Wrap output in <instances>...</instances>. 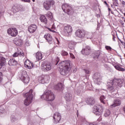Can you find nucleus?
I'll return each mask as SVG.
<instances>
[{"label":"nucleus","mask_w":125,"mask_h":125,"mask_svg":"<svg viewBox=\"0 0 125 125\" xmlns=\"http://www.w3.org/2000/svg\"><path fill=\"white\" fill-rule=\"evenodd\" d=\"M58 67L60 68V72L61 75L65 76L69 73L71 70V62L70 61H64L59 63Z\"/></svg>","instance_id":"1"},{"label":"nucleus","mask_w":125,"mask_h":125,"mask_svg":"<svg viewBox=\"0 0 125 125\" xmlns=\"http://www.w3.org/2000/svg\"><path fill=\"white\" fill-rule=\"evenodd\" d=\"M33 89H31L29 91L23 95V96L25 99L24 101V104L25 106H29L32 102H33V98L34 95H33Z\"/></svg>","instance_id":"2"},{"label":"nucleus","mask_w":125,"mask_h":125,"mask_svg":"<svg viewBox=\"0 0 125 125\" xmlns=\"http://www.w3.org/2000/svg\"><path fill=\"white\" fill-rule=\"evenodd\" d=\"M41 98L46 101H53L55 99V95L51 90H47L43 93Z\"/></svg>","instance_id":"3"},{"label":"nucleus","mask_w":125,"mask_h":125,"mask_svg":"<svg viewBox=\"0 0 125 125\" xmlns=\"http://www.w3.org/2000/svg\"><path fill=\"white\" fill-rule=\"evenodd\" d=\"M93 113L96 116H99V118L98 119L99 122L102 121V113H103V108L100 105H97L94 106Z\"/></svg>","instance_id":"4"},{"label":"nucleus","mask_w":125,"mask_h":125,"mask_svg":"<svg viewBox=\"0 0 125 125\" xmlns=\"http://www.w3.org/2000/svg\"><path fill=\"white\" fill-rule=\"evenodd\" d=\"M19 78L24 83H29V82H30V78H29V76H28V75H27V72L25 70H22L21 72Z\"/></svg>","instance_id":"5"},{"label":"nucleus","mask_w":125,"mask_h":125,"mask_svg":"<svg viewBox=\"0 0 125 125\" xmlns=\"http://www.w3.org/2000/svg\"><path fill=\"white\" fill-rule=\"evenodd\" d=\"M110 83H111V84H109L110 86V88H111V89H113V88H114L113 87V84H115V85H116L117 87H118V88H120L121 87H122V85H123V80L122 79H114L113 80L110 81Z\"/></svg>","instance_id":"6"},{"label":"nucleus","mask_w":125,"mask_h":125,"mask_svg":"<svg viewBox=\"0 0 125 125\" xmlns=\"http://www.w3.org/2000/svg\"><path fill=\"white\" fill-rule=\"evenodd\" d=\"M62 9L65 13H67L68 15L72 13V10L73 9L72 8V6L71 5L67 3H64L62 6Z\"/></svg>","instance_id":"7"},{"label":"nucleus","mask_w":125,"mask_h":125,"mask_svg":"<svg viewBox=\"0 0 125 125\" xmlns=\"http://www.w3.org/2000/svg\"><path fill=\"white\" fill-rule=\"evenodd\" d=\"M55 3L54 0H47L44 2L43 6L45 10H50V8L52 5H54Z\"/></svg>","instance_id":"8"},{"label":"nucleus","mask_w":125,"mask_h":125,"mask_svg":"<svg viewBox=\"0 0 125 125\" xmlns=\"http://www.w3.org/2000/svg\"><path fill=\"white\" fill-rule=\"evenodd\" d=\"M52 67L51 66V64L49 62H42L41 65V69L43 71H50L51 70Z\"/></svg>","instance_id":"9"},{"label":"nucleus","mask_w":125,"mask_h":125,"mask_svg":"<svg viewBox=\"0 0 125 125\" xmlns=\"http://www.w3.org/2000/svg\"><path fill=\"white\" fill-rule=\"evenodd\" d=\"M85 34H86V32L84 30L78 29L75 32L76 37L80 39H83L85 37Z\"/></svg>","instance_id":"10"},{"label":"nucleus","mask_w":125,"mask_h":125,"mask_svg":"<svg viewBox=\"0 0 125 125\" xmlns=\"http://www.w3.org/2000/svg\"><path fill=\"white\" fill-rule=\"evenodd\" d=\"M53 121L54 124H58L61 120V114L59 112H55L53 117Z\"/></svg>","instance_id":"11"},{"label":"nucleus","mask_w":125,"mask_h":125,"mask_svg":"<svg viewBox=\"0 0 125 125\" xmlns=\"http://www.w3.org/2000/svg\"><path fill=\"white\" fill-rule=\"evenodd\" d=\"M93 80L95 83L100 84V83H101V75H100V73H95L93 76Z\"/></svg>","instance_id":"12"},{"label":"nucleus","mask_w":125,"mask_h":125,"mask_svg":"<svg viewBox=\"0 0 125 125\" xmlns=\"http://www.w3.org/2000/svg\"><path fill=\"white\" fill-rule=\"evenodd\" d=\"M9 35H11L12 37H16L18 34V31L16 28H9L7 30Z\"/></svg>","instance_id":"13"},{"label":"nucleus","mask_w":125,"mask_h":125,"mask_svg":"<svg viewBox=\"0 0 125 125\" xmlns=\"http://www.w3.org/2000/svg\"><path fill=\"white\" fill-rule=\"evenodd\" d=\"M49 80H50V78H49V76L47 75L42 76L39 78V81L40 83H47Z\"/></svg>","instance_id":"14"},{"label":"nucleus","mask_w":125,"mask_h":125,"mask_svg":"<svg viewBox=\"0 0 125 125\" xmlns=\"http://www.w3.org/2000/svg\"><path fill=\"white\" fill-rule=\"evenodd\" d=\"M91 52V49L89 46H86L82 50V53L83 55H89Z\"/></svg>","instance_id":"15"},{"label":"nucleus","mask_w":125,"mask_h":125,"mask_svg":"<svg viewBox=\"0 0 125 125\" xmlns=\"http://www.w3.org/2000/svg\"><path fill=\"white\" fill-rule=\"evenodd\" d=\"M63 31L65 34H70L73 32V28L71 25L68 24L64 26Z\"/></svg>","instance_id":"16"},{"label":"nucleus","mask_w":125,"mask_h":125,"mask_svg":"<svg viewBox=\"0 0 125 125\" xmlns=\"http://www.w3.org/2000/svg\"><path fill=\"white\" fill-rule=\"evenodd\" d=\"M28 30L29 33L33 34V33H35L37 30V25L36 24H31L28 26Z\"/></svg>","instance_id":"17"},{"label":"nucleus","mask_w":125,"mask_h":125,"mask_svg":"<svg viewBox=\"0 0 125 125\" xmlns=\"http://www.w3.org/2000/svg\"><path fill=\"white\" fill-rule=\"evenodd\" d=\"M22 8V5H15L13 7V11L14 13H16V12H19V11H20L21 10V9Z\"/></svg>","instance_id":"18"},{"label":"nucleus","mask_w":125,"mask_h":125,"mask_svg":"<svg viewBox=\"0 0 125 125\" xmlns=\"http://www.w3.org/2000/svg\"><path fill=\"white\" fill-rule=\"evenodd\" d=\"M24 66L27 69H32L34 67L33 63L31 62L29 60H26L24 62Z\"/></svg>","instance_id":"19"},{"label":"nucleus","mask_w":125,"mask_h":125,"mask_svg":"<svg viewBox=\"0 0 125 125\" xmlns=\"http://www.w3.org/2000/svg\"><path fill=\"white\" fill-rule=\"evenodd\" d=\"M44 39H45V40H46V41L48 42H49V43L51 44L52 43V37L51 36V35H50V34H46L44 36Z\"/></svg>","instance_id":"20"},{"label":"nucleus","mask_w":125,"mask_h":125,"mask_svg":"<svg viewBox=\"0 0 125 125\" xmlns=\"http://www.w3.org/2000/svg\"><path fill=\"white\" fill-rule=\"evenodd\" d=\"M14 42L15 44H16V45L21 46V45H22V43H23V40H22L21 38L16 39L14 40Z\"/></svg>","instance_id":"21"},{"label":"nucleus","mask_w":125,"mask_h":125,"mask_svg":"<svg viewBox=\"0 0 125 125\" xmlns=\"http://www.w3.org/2000/svg\"><path fill=\"white\" fill-rule=\"evenodd\" d=\"M122 104V102L120 100H115L113 104L110 105L111 108L114 107H117V106H120Z\"/></svg>","instance_id":"22"},{"label":"nucleus","mask_w":125,"mask_h":125,"mask_svg":"<svg viewBox=\"0 0 125 125\" xmlns=\"http://www.w3.org/2000/svg\"><path fill=\"white\" fill-rule=\"evenodd\" d=\"M86 103L88 105H94L95 104V99L93 97H90L87 99L86 101Z\"/></svg>","instance_id":"23"},{"label":"nucleus","mask_w":125,"mask_h":125,"mask_svg":"<svg viewBox=\"0 0 125 125\" xmlns=\"http://www.w3.org/2000/svg\"><path fill=\"white\" fill-rule=\"evenodd\" d=\"M76 44L77 43L76 42H74L72 41H70L68 42V47L70 49H75V47H76Z\"/></svg>","instance_id":"24"},{"label":"nucleus","mask_w":125,"mask_h":125,"mask_svg":"<svg viewBox=\"0 0 125 125\" xmlns=\"http://www.w3.org/2000/svg\"><path fill=\"white\" fill-rule=\"evenodd\" d=\"M64 98L67 102H70L72 100V94L70 93H66L65 95Z\"/></svg>","instance_id":"25"},{"label":"nucleus","mask_w":125,"mask_h":125,"mask_svg":"<svg viewBox=\"0 0 125 125\" xmlns=\"http://www.w3.org/2000/svg\"><path fill=\"white\" fill-rule=\"evenodd\" d=\"M6 61L4 57H0V69L5 65Z\"/></svg>","instance_id":"26"},{"label":"nucleus","mask_w":125,"mask_h":125,"mask_svg":"<svg viewBox=\"0 0 125 125\" xmlns=\"http://www.w3.org/2000/svg\"><path fill=\"white\" fill-rule=\"evenodd\" d=\"M113 66L116 70H118V71H120L121 72H125V69L123 68H122L121 67V65L119 64H115V65H114Z\"/></svg>","instance_id":"27"},{"label":"nucleus","mask_w":125,"mask_h":125,"mask_svg":"<svg viewBox=\"0 0 125 125\" xmlns=\"http://www.w3.org/2000/svg\"><path fill=\"white\" fill-rule=\"evenodd\" d=\"M63 88L64 86L61 83H59L55 86V89L57 90H61V89H63Z\"/></svg>","instance_id":"28"},{"label":"nucleus","mask_w":125,"mask_h":125,"mask_svg":"<svg viewBox=\"0 0 125 125\" xmlns=\"http://www.w3.org/2000/svg\"><path fill=\"white\" fill-rule=\"evenodd\" d=\"M17 64V62L15 59H11L8 61V64L10 66H15Z\"/></svg>","instance_id":"29"},{"label":"nucleus","mask_w":125,"mask_h":125,"mask_svg":"<svg viewBox=\"0 0 125 125\" xmlns=\"http://www.w3.org/2000/svg\"><path fill=\"white\" fill-rule=\"evenodd\" d=\"M40 20L41 22L44 23V24H47V19L45 17L44 15H42L40 17Z\"/></svg>","instance_id":"30"},{"label":"nucleus","mask_w":125,"mask_h":125,"mask_svg":"<svg viewBox=\"0 0 125 125\" xmlns=\"http://www.w3.org/2000/svg\"><path fill=\"white\" fill-rule=\"evenodd\" d=\"M36 58L37 60H42V54L40 52L36 53Z\"/></svg>","instance_id":"31"},{"label":"nucleus","mask_w":125,"mask_h":125,"mask_svg":"<svg viewBox=\"0 0 125 125\" xmlns=\"http://www.w3.org/2000/svg\"><path fill=\"white\" fill-rule=\"evenodd\" d=\"M101 102L102 103H103V104H106L107 103V101L108 100L106 98V97L105 96H101L100 98Z\"/></svg>","instance_id":"32"},{"label":"nucleus","mask_w":125,"mask_h":125,"mask_svg":"<svg viewBox=\"0 0 125 125\" xmlns=\"http://www.w3.org/2000/svg\"><path fill=\"white\" fill-rule=\"evenodd\" d=\"M46 16L48 17L49 19H52L53 18V16L52 15V13L48 11L47 12V13L45 14Z\"/></svg>","instance_id":"33"},{"label":"nucleus","mask_w":125,"mask_h":125,"mask_svg":"<svg viewBox=\"0 0 125 125\" xmlns=\"http://www.w3.org/2000/svg\"><path fill=\"white\" fill-rule=\"evenodd\" d=\"M85 35L87 36V39H91L93 37V35L92 34V33L89 32H86Z\"/></svg>","instance_id":"34"},{"label":"nucleus","mask_w":125,"mask_h":125,"mask_svg":"<svg viewBox=\"0 0 125 125\" xmlns=\"http://www.w3.org/2000/svg\"><path fill=\"white\" fill-rule=\"evenodd\" d=\"M110 115H111V112L108 109L106 110L104 112V117H109Z\"/></svg>","instance_id":"35"},{"label":"nucleus","mask_w":125,"mask_h":125,"mask_svg":"<svg viewBox=\"0 0 125 125\" xmlns=\"http://www.w3.org/2000/svg\"><path fill=\"white\" fill-rule=\"evenodd\" d=\"M18 54L19 56H20L21 57H24V53L23 52V51L22 50L18 51Z\"/></svg>","instance_id":"36"},{"label":"nucleus","mask_w":125,"mask_h":125,"mask_svg":"<svg viewBox=\"0 0 125 125\" xmlns=\"http://www.w3.org/2000/svg\"><path fill=\"white\" fill-rule=\"evenodd\" d=\"M16 121H17V119H16V118H15V116H12L11 117V123H15V122H16Z\"/></svg>","instance_id":"37"},{"label":"nucleus","mask_w":125,"mask_h":125,"mask_svg":"<svg viewBox=\"0 0 125 125\" xmlns=\"http://www.w3.org/2000/svg\"><path fill=\"white\" fill-rule=\"evenodd\" d=\"M61 53L62 56H67L68 55V53L64 50H62Z\"/></svg>","instance_id":"38"},{"label":"nucleus","mask_w":125,"mask_h":125,"mask_svg":"<svg viewBox=\"0 0 125 125\" xmlns=\"http://www.w3.org/2000/svg\"><path fill=\"white\" fill-rule=\"evenodd\" d=\"M113 4L114 6H118L119 3L118 2V0H113Z\"/></svg>","instance_id":"39"},{"label":"nucleus","mask_w":125,"mask_h":125,"mask_svg":"<svg viewBox=\"0 0 125 125\" xmlns=\"http://www.w3.org/2000/svg\"><path fill=\"white\" fill-rule=\"evenodd\" d=\"M2 73L0 72V83H2Z\"/></svg>","instance_id":"40"},{"label":"nucleus","mask_w":125,"mask_h":125,"mask_svg":"<svg viewBox=\"0 0 125 125\" xmlns=\"http://www.w3.org/2000/svg\"><path fill=\"white\" fill-rule=\"evenodd\" d=\"M105 48H106V49H107V50H109V51L112 50V48L109 46H106Z\"/></svg>","instance_id":"41"},{"label":"nucleus","mask_w":125,"mask_h":125,"mask_svg":"<svg viewBox=\"0 0 125 125\" xmlns=\"http://www.w3.org/2000/svg\"><path fill=\"white\" fill-rule=\"evenodd\" d=\"M83 88H82L81 90L77 91V94L79 95L83 92Z\"/></svg>","instance_id":"42"},{"label":"nucleus","mask_w":125,"mask_h":125,"mask_svg":"<svg viewBox=\"0 0 125 125\" xmlns=\"http://www.w3.org/2000/svg\"><path fill=\"white\" fill-rule=\"evenodd\" d=\"M19 54H18V52H16V53H15L14 54H13V57H17V56H19V55H18Z\"/></svg>","instance_id":"43"},{"label":"nucleus","mask_w":125,"mask_h":125,"mask_svg":"<svg viewBox=\"0 0 125 125\" xmlns=\"http://www.w3.org/2000/svg\"><path fill=\"white\" fill-rule=\"evenodd\" d=\"M59 58L57 57L56 60V62L55 63V65H57V64H58L59 62Z\"/></svg>","instance_id":"44"},{"label":"nucleus","mask_w":125,"mask_h":125,"mask_svg":"<svg viewBox=\"0 0 125 125\" xmlns=\"http://www.w3.org/2000/svg\"><path fill=\"white\" fill-rule=\"evenodd\" d=\"M70 55L71 58H72V59H75V56H74V54H73V53H70Z\"/></svg>","instance_id":"45"},{"label":"nucleus","mask_w":125,"mask_h":125,"mask_svg":"<svg viewBox=\"0 0 125 125\" xmlns=\"http://www.w3.org/2000/svg\"><path fill=\"white\" fill-rule=\"evenodd\" d=\"M84 71L86 73V74H89V70L87 69H84Z\"/></svg>","instance_id":"46"},{"label":"nucleus","mask_w":125,"mask_h":125,"mask_svg":"<svg viewBox=\"0 0 125 125\" xmlns=\"http://www.w3.org/2000/svg\"><path fill=\"white\" fill-rule=\"evenodd\" d=\"M21 1H24V2H30V0H21Z\"/></svg>","instance_id":"47"},{"label":"nucleus","mask_w":125,"mask_h":125,"mask_svg":"<svg viewBox=\"0 0 125 125\" xmlns=\"http://www.w3.org/2000/svg\"><path fill=\"white\" fill-rule=\"evenodd\" d=\"M116 39V37L115 36V35H113V41H114V42H115L116 41V40L115 39Z\"/></svg>","instance_id":"48"},{"label":"nucleus","mask_w":125,"mask_h":125,"mask_svg":"<svg viewBox=\"0 0 125 125\" xmlns=\"http://www.w3.org/2000/svg\"><path fill=\"white\" fill-rule=\"evenodd\" d=\"M99 56V54L96 53V56L95 57V58H98V57Z\"/></svg>","instance_id":"49"},{"label":"nucleus","mask_w":125,"mask_h":125,"mask_svg":"<svg viewBox=\"0 0 125 125\" xmlns=\"http://www.w3.org/2000/svg\"><path fill=\"white\" fill-rule=\"evenodd\" d=\"M122 4H123V5L125 6V1L123 0L122 2Z\"/></svg>","instance_id":"50"},{"label":"nucleus","mask_w":125,"mask_h":125,"mask_svg":"<svg viewBox=\"0 0 125 125\" xmlns=\"http://www.w3.org/2000/svg\"><path fill=\"white\" fill-rule=\"evenodd\" d=\"M104 3H105V4H106V5H108V4L107 3V2L106 1H104Z\"/></svg>","instance_id":"51"},{"label":"nucleus","mask_w":125,"mask_h":125,"mask_svg":"<svg viewBox=\"0 0 125 125\" xmlns=\"http://www.w3.org/2000/svg\"><path fill=\"white\" fill-rule=\"evenodd\" d=\"M121 23L122 24V26H123V25H124V21H122L121 22Z\"/></svg>","instance_id":"52"},{"label":"nucleus","mask_w":125,"mask_h":125,"mask_svg":"<svg viewBox=\"0 0 125 125\" xmlns=\"http://www.w3.org/2000/svg\"><path fill=\"white\" fill-rule=\"evenodd\" d=\"M1 12H0V17H1Z\"/></svg>","instance_id":"53"},{"label":"nucleus","mask_w":125,"mask_h":125,"mask_svg":"<svg viewBox=\"0 0 125 125\" xmlns=\"http://www.w3.org/2000/svg\"><path fill=\"white\" fill-rule=\"evenodd\" d=\"M57 41L58 42V44L59 43V40H58V39H57Z\"/></svg>","instance_id":"54"},{"label":"nucleus","mask_w":125,"mask_h":125,"mask_svg":"<svg viewBox=\"0 0 125 125\" xmlns=\"http://www.w3.org/2000/svg\"><path fill=\"white\" fill-rule=\"evenodd\" d=\"M108 11H111V9H110L109 8H108Z\"/></svg>","instance_id":"55"},{"label":"nucleus","mask_w":125,"mask_h":125,"mask_svg":"<svg viewBox=\"0 0 125 125\" xmlns=\"http://www.w3.org/2000/svg\"><path fill=\"white\" fill-rule=\"evenodd\" d=\"M52 106L53 109H55V106H53V105H52Z\"/></svg>","instance_id":"56"},{"label":"nucleus","mask_w":125,"mask_h":125,"mask_svg":"<svg viewBox=\"0 0 125 125\" xmlns=\"http://www.w3.org/2000/svg\"><path fill=\"white\" fill-rule=\"evenodd\" d=\"M124 16L125 17V13H123Z\"/></svg>","instance_id":"57"},{"label":"nucleus","mask_w":125,"mask_h":125,"mask_svg":"<svg viewBox=\"0 0 125 125\" xmlns=\"http://www.w3.org/2000/svg\"><path fill=\"white\" fill-rule=\"evenodd\" d=\"M32 1H33V2H34V1H35V0H32Z\"/></svg>","instance_id":"58"},{"label":"nucleus","mask_w":125,"mask_h":125,"mask_svg":"<svg viewBox=\"0 0 125 125\" xmlns=\"http://www.w3.org/2000/svg\"><path fill=\"white\" fill-rule=\"evenodd\" d=\"M122 18H123V19H125V17H122Z\"/></svg>","instance_id":"59"},{"label":"nucleus","mask_w":125,"mask_h":125,"mask_svg":"<svg viewBox=\"0 0 125 125\" xmlns=\"http://www.w3.org/2000/svg\"><path fill=\"white\" fill-rule=\"evenodd\" d=\"M109 83H108V85H109Z\"/></svg>","instance_id":"60"}]
</instances>
